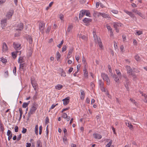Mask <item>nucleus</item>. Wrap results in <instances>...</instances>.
I'll use <instances>...</instances> for the list:
<instances>
[{
    "instance_id": "f257e3e1",
    "label": "nucleus",
    "mask_w": 147,
    "mask_h": 147,
    "mask_svg": "<svg viewBox=\"0 0 147 147\" xmlns=\"http://www.w3.org/2000/svg\"><path fill=\"white\" fill-rule=\"evenodd\" d=\"M38 107V104L36 103H33L32 106V107L30 111H29L28 113V115H29L30 116L34 113Z\"/></svg>"
},
{
    "instance_id": "f03ea898",
    "label": "nucleus",
    "mask_w": 147,
    "mask_h": 147,
    "mask_svg": "<svg viewBox=\"0 0 147 147\" xmlns=\"http://www.w3.org/2000/svg\"><path fill=\"white\" fill-rule=\"evenodd\" d=\"M101 77L104 80L107 82V84L109 85L110 84V80L108 76L104 73H102L101 74Z\"/></svg>"
},
{
    "instance_id": "7ed1b4c3",
    "label": "nucleus",
    "mask_w": 147,
    "mask_h": 147,
    "mask_svg": "<svg viewBox=\"0 0 147 147\" xmlns=\"http://www.w3.org/2000/svg\"><path fill=\"white\" fill-rule=\"evenodd\" d=\"M45 24L43 22H40L39 23V29L42 33L44 32V28Z\"/></svg>"
},
{
    "instance_id": "20e7f679",
    "label": "nucleus",
    "mask_w": 147,
    "mask_h": 147,
    "mask_svg": "<svg viewBox=\"0 0 147 147\" xmlns=\"http://www.w3.org/2000/svg\"><path fill=\"white\" fill-rule=\"evenodd\" d=\"M24 26V25L21 22L17 24L16 26L17 28L16 29V30L18 32L21 31L23 29Z\"/></svg>"
},
{
    "instance_id": "39448f33",
    "label": "nucleus",
    "mask_w": 147,
    "mask_h": 147,
    "mask_svg": "<svg viewBox=\"0 0 147 147\" xmlns=\"http://www.w3.org/2000/svg\"><path fill=\"white\" fill-rule=\"evenodd\" d=\"M31 82L32 84L33 87L34 88V90L36 91V88H37V84L36 81H35V79L33 78H31Z\"/></svg>"
},
{
    "instance_id": "423d86ee",
    "label": "nucleus",
    "mask_w": 147,
    "mask_h": 147,
    "mask_svg": "<svg viewBox=\"0 0 147 147\" xmlns=\"http://www.w3.org/2000/svg\"><path fill=\"white\" fill-rule=\"evenodd\" d=\"M19 67V70L20 71H24L26 70V67L27 66V64L25 63H20Z\"/></svg>"
},
{
    "instance_id": "0eeeda50",
    "label": "nucleus",
    "mask_w": 147,
    "mask_h": 147,
    "mask_svg": "<svg viewBox=\"0 0 147 147\" xmlns=\"http://www.w3.org/2000/svg\"><path fill=\"white\" fill-rule=\"evenodd\" d=\"M13 46L14 48L16 50H20L22 48L21 45L18 42H14Z\"/></svg>"
},
{
    "instance_id": "6e6552de",
    "label": "nucleus",
    "mask_w": 147,
    "mask_h": 147,
    "mask_svg": "<svg viewBox=\"0 0 147 147\" xmlns=\"http://www.w3.org/2000/svg\"><path fill=\"white\" fill-rule=\"evenodd\" d=\"M14 13V11L13 10H9L7 13L6 17L8 18V19L11 18L13 13Z\"/></svg>"
},
{
    "instance_id": "1a4fd4ad",
    "label": "nucleus",
    "mask_w": 147,
    "mask_h": 147,
    "mask_svg": "<svg viewBox=\"0 0 147 147\" xmlns=\"http://www.w3.org/2000/svg\"><path fill=\"white\" fill-rule=\"evenodd\" d=\"M7 20L3 19L1 21V24L2 28H4L7 25Z\"/></svg>"
},
{
    "instance_id": "9d476101",
    "label": "nucleus",
    "mask_w": 147,
    "mask_h": 147,
    "mask_svg": "<svg viewBox=\"0 0 147 147\" xmlns=\"http://www.w3.org/2000/svg\"><path fill=\"white\" fill-rule=\"evenodd\" d=\"M70 97L67 96L64 99L62 100L63 101V104L64 105H66L69 103V102Z\"/></svg>"
},
{
    "instance_id": "9b49d317",
    "label": "nucleus",
    "mask_w": 147,
    "mask_h": 147,
    "mask_svg": "<svg viewBox=\"0 0 147 147\" xmlns=\"http://www.w3.org/2000/svg\"><path fill=\"white\" fill-rule=\"evenodd\" d=\"M129 80H125V82L124 84V85L126 88L127 91H129Z\"/></svg>"
},
{
    "instance_id": "f8f14e48",
    "label": "nucleus",
    "mask_w": 147,
    "mask_h": 147,
    "mask_svg": "<svg viewBox=\"0 0 147 147\" xmlns=\"http://www.w3.org/2000/svg\"><path fill=\"white\" fill-rule=\"evenodd\" d=\"M86 12L85 10H82L80 11L79 14V18L80 20H81L82 17L85 15Z\"/></svg>"
},
{
    "instance_id": "ddd939ff",
    "label": "nucleus",
    "mask_w": 147,
    "mask_h": 147,
    "mask_svg": "<svg viewBox=\"0 0 147 147\" xmlns=\"http://www.w3.org/2000/svg\"><path fill=\"white\" fill-rule=\"evenodd\" d=\"M93 35L94 40L96 43H97V42L99 41V38H98L96 34V32H93Z\"/></svg>"
},
{
    "instance_id": "4468645a",
    "label": "nucleus",
    "mask_w": 147,
    "mask_h": 147,
    "mask_svg": "<svg viewBox=\"0 0 147 147\" xmlns=\"http://www.w3.org/2000/svg\"><path fill=\"white\" fill-rule=\"evenodd\" d=\"M92 21V20L90 18H85L83 20V22L86 24H88L90 22H91Z\"/></svg>"
},
{
    "instance_id": "2eb2a0df",
    "label": "nucleus",
    "mask_w": 147,
    "mask_h": 147,
    "mask_svg": "<svg viewBox=\"0 0 147 147\" xmlns=\"http://www.w3.org/2000/svg\"><path fill=\"white\" fill-rule=\"evenodd\" d=\"M93 136L96 139H99L102 138V136L100 134L95 133L93 134Z\"/></svg>"
},
{
    "instance_id": "dca6fc26",
    "label": "nucleus",
    "mask_w": 147,
    "mask_h": 147,
    "mask_svg": "<svg viewBox=\"0 0 147 147\" xmlns=\"http://www.w3.org/2000/svg\"><path fill=\"white\" fill-rule=\"evenodd\" d=\"M8 50V48L6 43L3 42V45L2 51H6Z\"/></svg>"
},
{
    "instance_id": "f3484780",
    "label": "nucleus",
    "mask_w": 147,
    "mask_h": 147,
    "mask_svg": "<svg viewBox=\"0 0 147 147\" xmlns=\"http://www.w3.org/2000/svg\"><path fill=\"white\" fill-rule=\"evenodd\" d=\"M126 67V68L127 74H129L130 73L132 72V69L130 66L127 65Z\"/></svg>"
},
{
    "instance_id": "a211bd4d",
    "label": "nucleus",
    "mask_w": 147,
    "mask_h": 147,
    "mask_svg": "<svg viewBox=\"0 0 147 147\" xmlns=\"http://www.w3.org/2000/svg\"><path fill=\"white\" fill-rule=\"evenodd\" d=\"M113 77L114 79V80L116 82H119V79L118 78V77L116 74H114Z\"/></svg>"
},
{
    "instance_id": "6ab92c4d",
    "label": "nucleus",
    "mask_w": 147,
    "mask_h": 147,
    "mask_svg": "<svg viewBox=\"0 0 147 147\" xmlns=\"http://www.w3.org/2000/svg\"><path fill=\"white\" fill-rule=\"evenodd\" d=\"M132 11L136 13V14H138V15H139L140 16H141L142 15V13L138 11V10L136 9H133L132 10Z\"/></svg>"
},
{
    "instance_id": "aec40b11",
    "label": "nucleus",
    "mask_w": 147,
    "mask_h": 147,
    "mask_svg": "<svg viewBox=\"0 0 147 147\" xmlns=\"http://www.w3.org/2000/svg\"><path fill=\"white\" fill-rule=\"evenodd\" d=\"M122 24L118 22H115L114 24V28H117L118 27L121 26Z\"/></svg>"
},
{
    "instance_id": "412c9836",
    "label": "nucleus",
    "mask_w": 147,
    "mask_h": 147,
    "mask_svg": "<svg viewBox=\"0 0 147 147\" xmlns=\"http://www.w3.org/2000/svg\"><path fill=\"white\" fill-rule=\"evenodd\" d=\"M83 71L84 76L85 77H86V78H88V73L87 70H86V68L85 67L84 68Z\"/></svg>"
},
{
    "instance_id": "4be33fe9",
    "label": "nucleus",
    "mask_w": 147,
    "mask_h": 147,
    "mask_svg": "<svg viewBox=\"0 0 147 147\" xmlns=\"http://www.w3.org/2000/svg\"><path fill=\"white\" fill-rule=\"evenodd\" d=\"M37 147H42V143L40 140H38L37 142L36 143Z\"/></svg>"
},
{
    "instance_id": "5701e85b",
    "label": "nucleus",
    "mask_w": 147,
    "mask_h": 147,
    "mask_svg": "<svg viewBox=\"0 0 147 147\" xmlns=\"http://www.w3.org/2000/svg\"><path fill=\"white\" fill-rule=\"evenodd\" d=\"M63 87L62 85L58 84L55 86V88L56 89L60 90Z\"/></svg>"
},
{
    "instance_id": "b1692460",
    "label": "nucleus",
    "mask_w": 147,
    "mask_h": 147,
    "mask_svg": "<svg viewBox=\"0 0 147 147\" xmlns=\"http://www.w3.org/2000/svg\"><path fill=\"white\" fill-rule=\"evenodd\" d=\"M116 73L117 74L119 78H120L121 77L122 74L120 71L119 69H115Z\"/></svg>"
},
{
    "instance_id": "393cba45",
    "label": "nucleus",
    "mask_w": 147,
    "mask_h": 147,
    "mask_svg": "<svg viewBox=\"0 0 147 147\" xmlns=\"http://www.w3.org/2000/svg\"><path fill=\"white\" fill-rule=\"evenodd\" d=\"M100 14L104 18H109V16L108 14H106L105 13H100Z\"/></svg>"
},
{
    "instance_id": "a878e982",
    "label": "nucleus",
    "mask_w": 147,
    "mask_h": 147,
    "mask_svg": "<svg viewBox=\"0 0 147 147\" xmlns=\"http://www.w3.org/2000/svg\"><path fill=\"white\" fill-rule=\"evenodd\" d=\"M81 96H80V98L82 100H83L85 97V93L84 91L83 90L81 91Z\"/></svg>"
},
{
    "instance_id": "bb28decb",
    "label": "nucleus",
    "mask_w": 147,
    "mask_h": 147,
    "mask_svg": "<svg viewBox=\"0 0 147 147\" xmlns=\"http://www.w3.org/2000/svg\"><path fill=\"white\" fill-rule=\"evenodd\" d=\"M19 110L20 113V116L19 119V121H20L21 119L22 118V115L23 114V112L22 111V109L21 108H20L19 109Z\"/></svg>"
},
{
    "instance_id": "cd10ccee",
    "label": "nucleus",
    "mask_w": 147,
    "mask_h": 147,
    "mask_svg": "<svg viewBox=\"0 0 147 147\" xmlns=\"http://www.w3.org/2000/svg\"><path fill=\"white\" fill-rule=\"evenodd\" d=\"M126 125L129 127V129L132 130L133 129V126L130 123H126Z\"/></svg>"
},
{
    "instance_id": "c85d7f7f",
    "label": "nucleus",
    "mask_w": 147,
    "mask_h": 147,
    "mask_svg": "<svg viewBox=\"0 0 147 147\" xmlns=\"http://www.w3.org/2000/svg\"><path fill=\"white\" fill-rule=\"evenodd\" d=\"M98 82L100 87L104 86V83L101 80H99Z\"/></svg>"
},
{
    "instance_id": "c756f323",
    "label": "nucleus",
    "mask_w": 147,
    "mask_h": 147,
    "mask_svg": "<svg viewBox=\"0 0 147 147\" xmlns=\"http://www.w3.org/2000/svg\"><path fill=\"white\" fill-rule=\"evenodd\" d=\"M24 58L23 57H20L18 59V62L19 63H22L24 62L23 60Z\"/></svg>"
},
{
    "instance_id": "7c9ffc66",
    "label": "nucleus",
    "mask_w": 147,
    "mask_h": 147,
    "mask_svg": "<svg viewBox=\"0 0 147 147\" xmlns=\"http://www.w3.org/2000/svg\"><path fill=\"white\" fill-rule=\"evenodd\" d=\"M56 55H57V61H58L61 57V55L60 54L58 51H57L56 53Z\"/></svg>"
},
{
    "instance_id": "2f4dec72",
    "label": "nucleus",
    "mask_w": 147,
    "mask_h": 147,
    "mask_svg": "<svg viewBox=\"0 0 147 147\" xmlns=\"http://www.w3.org/2000/svg\"><path fill=\"white\" fill-rule=\"evenodd\" d=\"M38 127L37 125H36L35 127V133L36 135H38Z\"/></svg>"
},
{
    "instance_id": "473e14b6",
    "label": "nucleus",
    "mask_w": 147,
    "mask_h": 147,
    "mask_svg": "<svg viewBox=\"0 0 147 147\" xmlns=\"http://www.w3.org/2000/svg\"><path fill=\"white\" fill-rule=\"evenodd\" d=\"M97 43H98L99 47L100 48L102 47V43L101 41V40L100 38H99V41H98V42H97Z\"/></svg>"
},
{
    "instance_id": "72a5a7b5",
    "label": "nucleus",
    "mask_w": 147,
    "mask_h": 147,
    "mask_svg": "<svg viewBox=\"0 0 147 147\" xmlns=\"http://www.w3.org/2000/svg\"><path fill=\"white\" fill-rule=\"evenodd\" d=\"M73 26L72 25H70L68 26V28L67 29V31L69 32L73 28Z\"/></svg>"
},
{
    "instance_id": "f704fd0d",
    "label": "nucleus",
    "mask_w": 147,
    "mask_h": 147,
    "mask_svg": "<svg viewBox=\"0 0 147 147\" xmlns=\"http://www.w3.org/2000/svg\"><path fill=\"white\" fill-rule=\"evenodd\" d=\"M1 61L3 63H6L7 62V59L4 58L3 57H2L1 58Z\"/></svg>"
},
{
    "instance_id": "c9c22d12",
    "label": "nucleus",
    "mask_w": 147,
    "mask_h": 147,
    "mask_svg": "<svg viewBox=\"0 0 147 147\" xmlns=\"http://www.w3.org/2000/svg\"><path fill=\"white\" fill-rule=\"evenodd\" d=\"M4 76L5 78H7L9 76V72L7 70L4 71Z\"/></svg>"
},
{
    "instance_id": "e433bc0d",
    "label": "nucleus",
    "mask_w": 147,
    "mask_h": 147,
    "mask_svg": "<svg viewBox=\"0 0 147 147\" xmlns=\"http://www.w3.org/2000/svg\"><path fill=\"white\" fill-rule=\"evenodd\" d=\"M0 127L1 131L3 133L4 131V127L2 123H0Z\"/></svg>"
},
{
    "instance_id": "4c0bfd02",
    "label": "nucleus",
    "mask_w": 147,
    "mask_h": 147,
    "mask_svg": "<svg viewBox=\"0 0 147 147\" xmlns=\"http://www.w3.org/2000/svg\"><path fill=\"white\" fill-rule=\"evenodd\" d=\"M61 71V76L63 77H65L66 76L65 72L62 69Z\"/></svg>"
},
{
    "instance_id": "58836bf2",
    "label": "nucleus",
    "mask_w": 147,
    "mask_h": 147,
    "mask_svg": "<svg viewBox=\"0 0 147 147\" xmlns=\"http://www.w3.org/2000/svg\"><path fill=\"white\" fill-rule=\"evenodd\" d=\"M112 142V140H110L109 143L106 145V147H110V146L111 145Z\"/></svg>"
},
{
    "instance_id": "ea45409f",
    "label": "nucleus",
    "mask_w": 147,
    "mask_h": 147,
    "mask_svg": "<svg viewBox=\"0 0 147 147\" xmlns=\"http://www.w3.org/2000/svg\"><path fill=\"white\" fill-rule=\"evenodd\" d=\"M13 73L14 74V75L16 76L17 74H16V66H15L14 67V68L13 70Z\"/></svg>"
},
{
    "instance_id": "a19ab883",
    "label": "nucleus",
    "mask_w": 147,
    "mask_h": 147,
    "mask_svg": "<svg viewBox=\"0 0 147 147\" xmlns=\"http://www.w3.org/2000/svg\"><path fill=\"white\" fill-rule=\"evenodd\" d=\"M28 40L30 44H31L32 42V40L31 36L29 37Z\"/></svg>"
},
{
    "instance_id": "79ce46f5",
    "label": "nucleus",
    "mask_w": 147,
    "mask_h": 147,
    "mask_svg": "<svg viewBox=\"0 0 147 147\" xmlns=\"http://www.w3.org/2000/svg\"><path fill=\"white\" fill-rule=\"evenodd\" d=\"M86 15L87 16H88L89 17H91V16L90 15V13L88 10H86Z\"/></svg>"
},
{
    "instance_id": "37998d69",
    "label": "nucleus",
    "mask_w": 147,
    "mask_h": 147,
    "mask_svg": "<svg viewBox=\"0 0 147 147\" xmlns=\"http://www.w3.org/2000/svg\"><path fill=\"white\" fill-rule=\"evenodd\" d=\"M135 59L137 61H139L140 60V57L138 55H137L135 57Z\"/></svg>"
},
{
    "instance_id": "c03bdc74",
    "label": "nucleus",
    "mask_w": 147,
    "mask_h": 147,
    "mask_svg": "<svg viewBox=\"0 0 147 147\" xmlns=\"http://www.w3.org/2000/svg\"><path fill=\"white\" fill-rule=\"evenodd\" d=\"M73 48H71L70 50H69L68 53V55H70L72 53L73 51Z\"/></svg>"
},
{
    "instance_id": "a18cd8bd",
    "label": "nucleus",
    "mask_w": 147,
    "mask_h": 147,
    "mask_svg": "<svg viewBox=\"0 0 147 147\" xmlns=\"http://www.w3.org/2000/svg\"><path fill=\"white\" fill-rule=\"evenodd\" d=\"M28 105L27 104L26 102H24L22 105V107L23 108H26L28 106Z\"/></svg>"
},
{
    "instance_id": "49530a36",
    "label": "nucleus",
    "mask_w": 147,
    "mask_h": 147,
    "mask_svg": "<svg viewBox=\"0 0 147 147\" xmlns=\"http://www.w3.org/2000/svg\"><path fill=\"white\" fill-rule=\"evenodd\" d=\"M53 2H51L49 3V6L48 7H47V10H48L49 9V7H51V6H52V5H53Z\"/></svg>"
},
{
    "instance_id": "de8ad7c7",
    "label": "nucleus",
    "mask_w": 147,
    "mask_h": 147,
    "mask_svg": "<svg viewBox=\"0 0 147 147\" xmlns=\"http://www.w3.org/2000/svg\"><path fill=\"white\" fill-rule=\"evenodd\" d=\"M11 53L13 58L14 59H15L17 57V54L15 53L14 52H12Z\"/></svg>"
},
{
    "instance_id": "09e8293b",
    "label": "nucleus",
    "mask_w": 147,
    "mask_h": 147,
    "mask_svg": "<svg viewBox=\"0 0 147 147\" xmlns=\"http://www.w3.org/2000/svg\"><path fill=\"white\" fill-rule=\"evenodd\" d=\"M124 11L128 15H129L130 16V15L131 14L132 12L126 10H124Z\"/></svg>"
},
{
    "instance_id": "8fccbe9b",
    "label": "nucleus",
    "mask_w": 147,
    "mask_h": 147,
    "mask_svg": "<svg viewBox=\"0 0 147 147\" xmlns=\"http://www.w3.org/2000/svg\"><path fill=\"white\" fill-rule=\"evenodd\" d=\"M124 11L128 15H129L130 16V15L131 14L132 12L126 10H124Z\"/></svg>"
},
{
    "instance_id": "3c124183",
    "label": "nucleus",
    "mask_w": 147,
    "mask_h": 147,
    "mask_svg": "<svg viewBox=\"0 0 147 147\" xmlns=\"http://www.w3.org/2000/svg\"><path fill=\"white\" fill-rule=\"evenodd\" d=\"M63 40H62L61 43L57 45V47L59 48H60L61 47V45L63 44Z\"/></svg>"
},
{
    "instance_id": "603ef678",
    "label": "nucleus",
    "mask_w": 147,
    "mask_h": 147,
    "mask_svg": "<svg viewBox=\"0 0 147 147\" xmlns=\"http://www.w3.org/2000/svg\"><path fill=\"white\" fill-rule=\"evenodd\" d=\"M67 46L66 45H64L62 48V52H63L65 51L67 49Z\"/></svg>"
},
{
    "instance_id": "864d4df0",
    "label": "nucleus",
    "mask_w": 147,
    "mask_h": 147,
    "mask_svg": "<svg viewBox=\"0 0 147 147\" xmlns=\"http://www.w3.org/2000/svg\"><path fill=\"white\" fill-rule=\"evenodd\" d=\"M11 134H12V133L9 130H8L7 132V135L8 136L11 135Z\"/></svg>"
},
{
    "instance_id": "5fc2aeb1",
    "label": "nucleus",
    "mask_w": 147,
    "mask_h": 147,
    "mask_svg": "<svg viewBox=\"0 0 147 147\" xmlns=\"http://www.w3.org/2000/svg\"><path fill=\"white\" fill-rule=\"evenodd\" d=\"M111 11L114 13L117 14L118 13V11L116 10H111Z\"/></svg>"
},
{
    "instance_id": "6e6d98bb",
    "label": "nucleus",
    "mask_w": 147,
    "mask_h": 147,
    "mask_svg": "<svg viewBox=\"0 0 147 147\" xmlns=\"http://www.w3.org/2000/svg\"><path fill=\"white\" fill-rule=\"evenodd\" d=\"M22 137V135L21 134H20L17 137V140L18 141H19L21 139Z\"/></svg>"
},
{
    "instance_id": "4d7b16f0",
    "label": "nucleus",
    "mask_w": 147,
    "mask_h": 147,
    "mask_svg": "<svg viewBox=\"0 0 147 147\" xmlns=\"http://www.w3.org/2000/svg\"><path fill=\"white\" fill-rule=\"evenodd\" d=\"M75 58H76V60L78 62V61L79 60L80 58L79 55H76Z\"/></svg>"
},
{
    "instance_id": "13d9d810",
    "label": "nucleus",
    "mask_w": 147,
    "mask_h": 147,
    "mask_svg": "<svg viewBox=\"0 0 147 147\" xmlns=\"http://www.w3.org/2000/svg\"><path fill=\"white\" fill-rule=\"evenodd\" d=\"M26 131L27 129L24 127H23L22 129V133L23 134H25L26 132Z\"/></svg>"
},
{
    "instance_id": "bf43d9fd",
    "label": "nucleus",
    "mask_w": 147,
    "mask_h": 147,
    "mask_svg": "<svg viewBox=\"0 0 147 147\" xmlns=\"http://www.w3.org/2000/svg\"><path fill=\"white\" fill-rule=\"evenodd\" d=\"M136 34H137V35H141L142 34V31H137L136 32Z\"/></svg>"
},
{
    "instance_id": "052dcab7",
    "label": "nucleus",
    "mask_w": 147,
    "mask_h": 147,
    "mask_svg": "<svg viewBox=\"0 0 147 147\" xmlns=\"http://www.w3.org/2000/svg\"><path fill=\"white\" fill-rule=\"evenodd\" d=\"M19 128L17 126H16L15 127V132H18V131Z\"/></svg>"
},
{
    "instance_id": "680f3d73",
    "label": "nucleus",
    "mask_w": 147,
    "mask_h": 147,
    "mask_svg": "<svg viewBox=\"0 0 147 147\" xmlns=\"http://www.w3.org/2000/svg\"><path fill=\"white\" fill-rule=\"evenodd\" d=\"M82 62L84 64H87V63L86 62L85 59L84 57H83L82 58Z\"/></svg>"
},
{
    "instance_id": "e2e57ef3",
    "label": "nucleus",
    "mask_w": 147,
    "mask_h": 147,
    "mask_svg": "<svg viewBox=\"0 0 147 147\" xmlns=\"http://www.w3.org/2000/svg\"><path fill=\"white\" fill-rule=\"evenodd\" d=\"M39 134H41L42 133V127L41 126H40L39 127Z\"/></svg>"
},
{
    "instance_id": "0e129e2a",
    "label": "nucleus",
    "mask_w": 147,
    "mask_h": 147,
    "mask_svg": "<svg viewBox=\"0 0 147 147\" xmlns=\"http://www.w3.org/2000/svg\"><path fill=\"white\" fill-rule=\"evenodd\" d=\"M67 114L65 113H63V115H62V117L64 118H65L67 117Z\"/></svg>"
},
{
    "instance_id": "69168bd1",
    "label": "nucleus",
    "mask_w": 147,
    "mask_h": 147,
    "mask_svg": "<svg viewBox=\"0 0 147 147\" xmlns=\"http://www.w3.org/2000/svg\"><path fill=\"white\" fill-rule=\"evenodd\" d=\"M107 29L109 30L110 31H111V30H112V28H111V26H110L107 25Z\"/></svg>"
},
{
    "instance_id": "338daca9",
    "label": "nucleus",
    "mask_w": 147,
    "mask_h": 147,
    "mask_svg": "<svg viewBox=\"0 0 147 147\" xmlns=\"http://www.w3.org/2000/svg\"><path fill=\"white\" fill-rule=\"evenodd\" d=\"M59 16H60L59 18H60V19L61 20H63V18H64V16H63V15L61 14Z\"/></svg>"
},
{
    "instance_id": "774afa93",
    "label": "nucleus",
    "mask_w": 147,
    "mask_h": 147,
    "mask_svg": "<svg viewBox=\"0 0 147 147\" xmlns=\"http://www.w3.org/2000/svg\"><path fill=\"white\" fill-rule=\"evenodd\" d=\"M90 86L92 88H93L95 87L94 84L92 82H91L90 83Z\"/></svg>"
}]
</instances>
